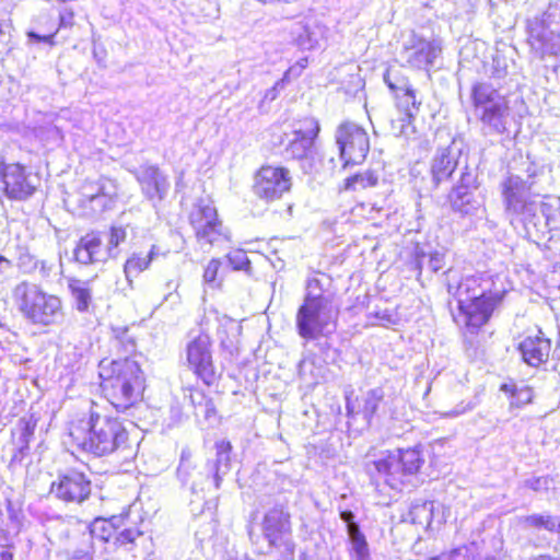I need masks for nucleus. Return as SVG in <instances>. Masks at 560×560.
<instances>
[{
	"label": "nucleus",
	"mask_w": 560,
	"mask_h": 560,
	"mask_svg": "<svg viewBox=\"0 0 560 560\" xmlns=\"http://www.w3.org/2000/svg\"><path fill=\"white\" fill-rule=\"evenodd\" d=\"M5 506H7V511L9 513L10 518H13L15 516V510H14L13 503L10 499L5 500Z\"/></svg>",
	"instance_id": "nucleus-57"
},
{
	"label": "nucleus",
	"mask_w": 560,
	"mask_h": 560,
	"mask_svg": "<svg viewBox=\"0 0 560 560\" xmlns=\"http://www.w3.org/2000/svg\"><path fill=\"white\" fill-rule=\"evenodd\" d=\"M129 225H112L106 234L107 243L104 245L101 233L91 232L82 236L74 250L73 256L77 262L90 265L105 262L109 258H116L119 254V245L127 238Z\"/></svg>",
	"instance_id": "nucleus-10"
},
{
	"label": "nucleus",
	"mask_w": 560,
	"mask_h": 560,
	"mask_svg": "<svg viewBox=\"0 0 560 560\" xmlns=\"http://www.w3.org/2000/svg\"><path fill=\"white\" fill-rule=\"evenodd\" d=\"M444 266V254L440 252H433L430 254L429 267L433 272H438Z\"/></svg>",
	"instance_id": "nucleus-49"
},
{
	"label": "nucleus",
	"mask_w": 560,
	"mask_h": 560,
	"mask_svg": "<svg viewBox=\"0 0 560 560\" xmlns=\"http://www.w3.org/2000/svg\"><path fill=\"white\" fill-rule=\"evenodd\" d=\"M0 560H14L12 545H0Z\"/></svg>",
	"instance_id": "nucleus-53"
},
{
	"label": "nucleus",
	"mask_w": 560,
	"mask_h": 560,
	"mask_svg": "<svg viewBox=\"0 0 560 560\" xmlns=\"http://www.w3.org/2000/svg\"><path fill=\"white\" fill-rule=\"evenodd\" d=\"M470 98L483 135H502L508 130L511 107L501 84L476 82L471 86Z\"/></svg>",
	"instance_id": "nucleus-8"
},
{
	"label": "nucleus",
	"mask_w": 560,
	"mask_h": 560,
	"mask_svg": "<svg viewBox=\"0 0 560 560\" xmlns=\"http://www.w3.org/2000/svg\"><path fill=\"white\" fill-rule=\"evenodd\" d=\"M433 515L434 502L418 499L411 502L408 514L404 517V521L428 528L431 525Z\"/></svg>",
	"instance_id": "nucleus-30"
},
{
	"label": "nucleus",
	"mask_w": 560,
	"mask_h": 560,
	"mask_svg": "<svg viewBox=\"0 0 560 560\" xmlns=\"http://www.w3.org/2000/svg\"><path fill=\"white\" fill-rule=\"evenodd\" d=\"M376 316H377L378 318H381V319H384V320L388 322V323H390V322H392V320H390V315H386V314L380 315V313H376Z\"/></svg>",
	"instance_id": "nucleus-59"
},
{
	"label": "nucleus",
	"mask_w": 560,
	"mask_h": 560,
	"mask_svg": "<svg viewBox=\"0 0 560 560\" xmlns=\"http://www.w3.org/2000/svg\"><path fill=\"white\" fill-rule=\"evenodd\" d=\"M113 184L108 178H100L96 183H85L82 186V195L89 201H93L101 196H112L114 192L109 189Z\"/></svg>",
	"instance_id": "nucleus-36"
},
{
	"label": "nucleus",
	"mask_w": 560,
	"mask_h": 560,
	"mask_svg": "<svg viewBox=\"0 0 560 560\" xmlns=\"http://www.w3.org/2000/svg\"><path fill=\"white\" fill-rule=\"evenodd\" d=\"M68 436L78 450L97 457L115 452L124 458L132 456L129 436L124 424L115 417L93 407L88 413L77 415L68 422Z\"/></svg>",
	"instance_id": "nucleus-2"
},
{
	"label": "nucleus",
	"mask_w": 560,
	"mask_h": 560,
	"mask_svg": "<svg viewBox=\"0 0 560 560\" xmlns=\"http://www.w3.org/2000/svg\"><path fill=\"white\" fill-rule=\"evenodd\" d=\"M331 278L324 273L307 280L306 292L295 315L298 335L314 341L335 331L339 308L330 290Z\"/></svg>",
	"instance_id": "nucleus-3"
},
{
	"label": "nucleus",
	"mask_w": 560,
	"mask_h": 560,
	"mask_svg": "<svg viewBox=\"0 0 560 560\" xmlns=\"http://www.w3.org/2000/svg\"><path fill=\"white\" fill-rule=\"evenodd\" d=\"M551 24L542 14L526 22L527 43L532 52L540 59L560 51V36L550 28Z\"/></svg>",
	"instance_id": "nucleus-19"
},
{
	"label": "nucleus",
	"mask_w": 560,
	"mask_h": 560,
	"mask_svg": "<svg viewBox=\"0 0 560 560\" xmlns=\"http://www.w3.org/2000/svg\"><path fill=\"white\" fill-rule=\"evenodd\" d=\"M346 410H347L348 417H352V416H354V413H359L358 411L354 410V405L348 397H347V402H346Z\"/></svg>",
	"instance_id": "nucleus-56"
},
{
	"label": "nucleus",
	"mask_w": 560,
	"mask_h": 560,
	"mask_svg": "<svg viewBox=\"0 0 560 560\" xmlns=\"http://www.w3.org/2000/svg\"><path fill=\"white\" fill-rule=\"evenodd\" d=\"M142 536L143 532L138 527H120L114 535L113 545L116 548L132 552L137 546V540Z\"/></svg>",
	"instance_id": "nucleus-33"
},
{
	"label": "nucleus",
	"mask_w": 560,
	"mask_h": 560,
	"mask_svg": "<svg viewBox=\"0 0 560 560\" xmlns=\"http://www.w3.org/2000/svg\"><path fill=\"white\" fill-rule=\"evenodd\" d=\"M189 222L200 243L213 244L222 234V222L212 201L199 199L189 214Z\"/></svg>",
	"instance_id": "nucleus-20"
},
{
	"label": "nucleus",
	"mask_w": 560,
	"mask_h": 560,
	"mask_svg": "<svg viewBox=\"0 0 560 560\" xmlns=\"http://www.w3.org/2000/svg\"><path fill=\"white\" fill-rule=\"evenodd\" d=\"M441 52L442 46L439 40L413 36L410 46L405 47L404 56L409 67L429 71Z\"/></svg>",
	"instance_id": "nucleus-22"
},
{
	"label": "nucleus",
	"mask_w": 560,
	"mask_h": 560,
	"mask_svg": "<svg viewBox=\"0 0 560 560\" xmlns=\"http://www.w3.org/2000/svg\"><path fill=\"white\" fill-rule=\"evenodd\" d=\"M523 524L527 527H533L536 529H546L549 532H553L557 528L560 529V522H558L557 518L550 515H528L524 517Z\"/></svg>",
	"instance_id": "nucleus-38"
},
{
	"label": "nucleus",
	"mask_w": 560,
	"mask_h": 560,
	"mask_svg": "<svg viewBox=\"0 0 560 560\" xmlns=\"http://www.w3.org/2000/svg\"><path fill=\"white\" fill-rule=\"evenodd\" d=\"M303 365H304V361H301L300 364H299L300 372L302 371Z\"/></svg>",
	"instance_id": "nucleus-62"
},
{
	"label": "nucleus",
	"mask_w": 560,
	"mask_h": 560,
	"mask_svg": "<svg viewBox=\"0 0 560 560\" xmlns=\"http://www.w3.org/2000/svg\"><path fill=\"white\" fill-rule=\"evenodd\" d=\"M40 179L21 163L0 161V196L10 200L24 201L31 198Z\"/></svg>",
	"instance_id": "nucleus-14"
},
{
	"label": "nucleus",
	"mask_w": 560,
	"mask_h": 560,
	"mask_svg": "<svg viewBox=\"0 0 560 560\" xmlns=\"http://www.w3.org/2000/svg\"><path fill=\"white\" fill-rule=\"evenodd\" d=\"M336 142L343 166L363 163L370 151L368 132L354 122L347 121L338 126Z\"/></svg>",
	"instance_id": "nucleus-15"
},
{
	"label": "nucleus",
	"mask_w": 560,
	"mask_h": 560,
	"mask_svg": "<svg viewBox=\"0 0 560 560\" xmlns=\"http://www.w3.org/2000/svg\"><path fill=\"white\" fill-rule=\"evenodd\" d=\"M187 390L188 395H185V397L189 399L194 409L200 405H203V402L212 400V398L207 397L201 389L190 387Z\"/></svg>",
	"instance_id": "nucleus-44"
},
{
	"label": "nucleus",
	"mask_w": 560,
	"mask_h": 560,
	"mask_svg": "<svg viewBox=\"0 0 560 560\" xmlns=\"http://www.w3.org/2000/svg\"><path fill=\"white\" fill-rule=\"evenodd\" d=\"M91 492L90 477L74 468L58 472L50 485V494L67 504H82L89 500Z\"/></svg>",
	"instance_id": "nucleus-16"
},
{
	"label": "nucleus",
	"mask_w": 560,
	"mask_h": 560,
	"mask_svg": "<svg viewBox=\"0 0 560 560\" xmlns=\"http://www.w3.org/2000/svg\"><path fill=\"white\" fill-rule=\"evenodd\" d=\"M447 201L452 211L462 217H474L483 206L478 171L467 163L460 167L458 179L448 192Z\"/></svg>",
	"instance_id": "nucleus-11"
},
{
	"label": "nucleus",
	"mask_w": 560,
	"mask_h": 560,
	"mask_svg": "<svg viewBox=\"0 0 560 560\" xmlns=\"http://www.w3.org/2000/svg\"><path fill=\"white\" fill-rule=\"evenodd\" d=\"M378 183V176L373 171H366L363 173H358L353 176L346 178L345 180V189L347 190H357V189H365L369 187H375Z\"/></svg>",
	"instance_id": "nucleus-35"
},
{
	"label": "nucleus",
	"mask_w": 560,
	"mask_h": 560,
	"mask_svg": "<svg viewBox=\"0 0 560 560\" xmlns=\"http://www.w3.org/2000/svg\"><path fill=\"white\" fill-rule=\"evenodd\" d=\"M514 398L518 401L527 404L532 400V393L528 388L520 389L515 394H513Z\"/></svg>",
	"instance_id": "nucleus-54"
},
{
	"label": "nucleus",
	"mask_w": 560,
	"mask_h": 560,
	"mask_svg": "<svg viewBox=\"0 0 560 560\" xmlns=\"http://www.w3.org/2000/svg\"><path fill=\"white\" fill-rule=\"evenodd\" d=\"M384 396L385 394L382 387L369 389L362 395L358 412L363 416V419L368 423H370L372 418L376 415Z\"/></svg>",
	"instance_id": "nucleus-32"
},
{
	"label": "nucleus",
	"mask_w": 560,
	"mask_h": 560,
	"mask_svg": "<svg viewBox=\"0 0 560 560\" xmlns=\"http://www.w3.org/2000/svg\"><path fill=\"white\" fill-rule=\"evenodd\" d=\"M194 416L199 423L203 422L209 427H213L219 422L218 411L213 400L203 402V405L195 408Z\"/></svg>",
	"instance_id": "nucleus-39"
},
{
	"label": "nucleus",
	"mask_w": 560,
	"mask_h": 560,
	"mask_svg": "<svg viewBox=\"0 0 560 560\" xmlns=\"http://www.w3.org/2000/svg\"><path fill=\"white\" fill-rule=\"evenodd\" d=\"M261 537L267 542L265 553L269 555L272 550H279L282 553L293 555L294 542L291 538V514L288 508L282 503H277L268 509L259 523Z\"/></svg>",
	"instance_id": "nucleus-12"
},
{
	"label": "nucleus",
	"mask_w": 560,
	"mask_h": 560,
	"mask_svg": "<svg viewBox=\"0 0 560 560\" xmlns=\"http://www.w3.org/2000/svg\"><path fill=\"white\" fill-rule=\"evenodd\" d=\"M248 535H249L250 540H252L253 542H256V540H255V535H254V533H253V530H252V529H249V530H248Z\"/></svg>",
	"instance_id": "nucleus-61"
},
{
	"label": "nucleus",
	"mask_w": 560,
	"mask_h": 560,
	"mask_svg": "<svg viewBox=\"0 0 560 560\" xmlns=\"http://www.w3.org/2000/svg\"><path fill=\"white\" fill-rule=\"evenodd\" d=\"M55 268V264L49 262L47 260H38L34 265V269L38 271L43 280H49L52 275H56V272L54 271Z\"/></svg>",
	"instance_id": "nucleus-45"
},
{
	"label": "nucleus",
	"mask_w": 560,
	"mask_h": 560,
	"mask_svg": "<svg viewBox=\"0 0 560 560\" xmlns=\"http://www.w3.org/2000/svg\"><path fill=\"white\" fill-rule=\"evenodd\" d=\"M142 194L153 202H161L168 194L167 176L156 165H141L136 174Z\"/></svg>",
	"instance_id": "nucleus-23"
},
{
	"label": "nucleus",
	"mask_w": 560,
	"mask_h": 560,
	"mask_svg": "<svg viewBox=\"0 0 560 560\" xmlns=\"http://www.w3.org/2000/svg\"><path fill=\"white\" fill-rule=\"evenodd\" d=\"M489 281L477 276L463 278L457 284H447V292L457 301L459 312L465 316L466 326L472 330L488 323L505 291H492Z\"/></svg>",
	"instance_id": "nucleus-6"
},
{
	"label": "nucleus",
	"mask_w": 560,
	"mask_h": 560,
	"mask_svg": "<svg viewBox=\"0 0 560 560\" xmlns=\"http://www.w3.org/2000/svg\"><path fill=\"white\" fill-rule=\"evenodd\" d=\"M124 526L121 516H113L109 520L97 517L89 525L88 538L91 541L89 550L85 553H102L106 549L105 545L114 540V535Z\"/></svg>",
	"instance_id": "nucleus-25"
},
{
	"label": "nucleus",
	"mask_w": 560,
	"mask_h": 560,
	"mask_svg": "<svg viewBox=\"0 0 560 560\" xmlns=\"http://www.w3.org/2000/svg\"><path fill=\"white\" fill-rule=\"evenodd\" d=\"M526 177L510 174L501 183L504 212L515 230L525 237H539L553 229L557 212L560 214V198L541 201L542 184L548 177L546 165L532 161L523 162Z\"/></svg>",
	"instance_id": "nucleus-1"
},
{
	"label": "nucleus",
	"mask_w": 560,
	"mask_h": 560,
	"mask_svg": "<svg viewBox=\"0 0 560 560\" xmlns=\"http://www.w3.org/2000/svg\"><path fill=\"white\" fill-rule=\"evenodd\" d=\"M160 254V248L156 245H152L147 255L133 253L124 265V272L127 280L131 281V278L138 277L142 271L147 270L152 260Z\"/></svg>",
	"instance_id": "nucleus-29"
},
{
	"label": "nucleus",
	"mask_w": 560,
	"mask_h": 560,
	"mask_svg": "<svg viewBox=\"0 0 560 560\" xmlns=\"http://www.w3.org/2000/svg\"><path fill=\"white\" fill-rule=\"evenodd\" d=\"M542 15L548 19L549 23L559 24L560 23V0L551 1L542 13Z\"/></svg>",
	"instance_id": "nucleus-47"
},
{
	"label": "nucleus",
	"mask_w": 560,
	"mask_h": 560,
	"mask_svg": "<svg viewBox=\"0 0 560 560\" xmlns=\"http://www.w3.org/2000/svg\"><path fill=\"white\" fill-rule=\"evenodd\" d=\"M27 37L33 43H45V44L52 43V35H40L33 31L27 33Z\"/></svg>",
	"instance_id": "nucleus-51"
},
{
	"label": "nucleus",
	"mask_w": 560,
	"mask_h": 560,
	"mask_svg": "<svg viewBox=\"0 0 560 560\" xmlns=\"http://www.w3.org/2000/svg\"><path fill=\"white\" fill-rule=\"evenodd\" d=\"M184 463L189 465H195L196 463L191 458V452L188 448H184L180 454V459L178 466H182Z\"/></svg>",
	"instance_id": "nucleus-55"
},
{
	"label": "nucleus",
	"mask_w": 560,
	"mask_h": 560,
	"mask_svg": "<svg viewBox=\"0 0 560 560\" xmlns=\"http://www.w3.org/2000/svg\"><path fill=\"white\" fill-rule=\"evenodd\" d=\"M340 520L347 525L348 535L353 534L354 528L360 529L359 524L354 521V513L350 510H343L339 513Z\"/></svg>",
	"instance_id": "nucleus-48"
},
{
	"label": "nucleus",
	"mask_w": 560,
	"mask_h": 560,
	"mask_svg": "<svg viewBox=\"0 0 560 560\" xmlns=\"http://www.w3.org/2000/svg\"><path fill=\"white\" fill-rule=\"evenodd\" d=\"M292 187L290 171L282 166H261L255 174L253 191L258 198L272 201L280 199Z\"/></svg>",
	"instance_id": "nucleus-17"
},
{
	"label": "nucleus",
	"mask_w": 560,
	"mask_h": 560,
	"mask_svg": "<svg viewBox=\"0 0 560 560\" xmlns=\"http://www.w3.org/2000/svg\"><path fill=\"white\" fill-rule=\"evenodd\" d=\"M318 121L313 117H306L299 121L294 128L293 138L284 148L285 159L298 160L305 174H311L315 168L314 141L319 133Z\"/></svg>",
	"instance_id": "nucleus-13"
},
{
	"label": "nucleus",
	"mask_w": 560,
	"mask_h": 560,
	"mask_svg": "<svg viewBox=\"0 0 560 560\" xmlns=\"http://www.w3.org/2000/svg\"><path fill=\"white\" fill-rule=\"evenodd\" d=\"M11 266V262L4 257L0 255V271L8 269Z\"/></svg>",
	"instance_id": "nucleus-58"
},
{
	"label": "nucleus",
	"mask_w": 560,
	"mask_h": 560,
	"mask_svg": "<svg viewBox=\"0 0 560 560\" xmlns=\"http://www.w3.org/2000/svg\"><path fill=\"white\" fill-rule=\"evenodd\" d=\"M348 536L351 544L353 558L355 560H370L369 545L361 529L354 528L353 534Z\"/></svg>",
	"instance_id": "nucleus-37"
},
{
	"label": "nucleus",
	"mask_w": 560,
	"mask_h": 560,
	"mask_svg": "<svg viewBox=\"0 0 560 560\" xmlns=\"http://www.w3.org/2000/svg\"><path fill=\"white\" fill-rule=\"evenodd\" d=\"M395 98L396 105L402 114L400 133H406V128L411 125L412 119L419 113L421 101L417 98L416 90L412 86L407 91H401L399 95H395Z\"/></svg>",
	"instance_id": "nucleus-27"
},
{
	"label": "nucleus",
	"mask_w": 560,
	"mask_h": 560,
	"mask_svg": "<svg viewBox=\"0 0 560 560\" xmlns=\"http://www.w3.org/2000/svg\"><path fill=\"white\" fill-rule=\"evenodd\" d=\"M533 560H555V559H552V558H551V557H549V556H540V557L535 558V559H533Z\"/></svg>",
	"instance_id": "nucleus-60"
},
{
	"label": "nucleus",
	"mask_w": 560,
	"mask_h": 560,
	"mask_svg": "<svg viewBox=\"0 0 560 560\" xmlns=\"http://www.w3.org/2000/svg\"><path fill=\"white\" fill-rule=\"evenodd\" d=\"M383 80L394 95H399L401 91H407L411 86L408 78L397 68H387Z\"/></svg>",
	"instance_id": "nucleus-34"
},
{
	"label": "nucleus",
	"mask_w": 560,
	"mask_h": 560,
	"mask_svg": "<svg viewBox=\"0 0 560 560\" xmlns=\"http://www.w3.org/2000/svg\"><path fill=\"white\" fill-rule=\"evenodd\" d=\"M13 299L22 316L35 326H58L65 318L62 300L35 283H19L13 290Z\"/></svg>",
	"instance_id": "nucleus-7"
},
{
	"label": "nucleus",
	"mask_w": 560,
	"mask_h": 560,
	"mask_svg": "<svg viewBox=\"0 0 560 560\" xmlns=\"http://www.w3.org/2000/svg\"><path fill=\"white\" fill-rule=\"evenodd\" d=\"M462 149L456 147L455 139H452L446 147H439L430 162V176L434 188L447 182L457 167L460 165Z\"/></svg>",
	"instance_id": "nucleus-21"
},
{
	"label": "nucleus",
	"mask_w": 560,
	"mask_h": 560,
	"mask_svg": "<svg viewBox=\"0 0 560 560\" xmlns=\"http://www.w3.org/2000/svg\"><path fill=\"white\" fill-rule=\"evenodd\" d=\"M186 359L190 370L206 385L211 386L219 378V374L213 364L211 340L208 335H199L188 342L186 347Z\"/></svg>",
	"instance_id": "nucleus-18"
},
{
	"label": "nucleus",
	"mask_w": 560,
	"mask_h": 560,
	"mask_svg": "<svg viewBox=\"0 0 560 560\" xmlns=\"http://www.w3.org/2000/svg\"><path fill=\"white\" fill-rule=\"evenodd\" d=\"M231 443H215V457L200 464L184 463L177 467V478L183 487H187L196 500L190 501L191 512L201 513L208 503L207 494L221 488L223 478L231 471Z\"/></svg>",
	"instance_id": "nucleus-4"
},
{
	"label": "nucleus",
	"mask_w": 560,
	"mask_h": 560,
	"mask_svg": "<svg viewBox=\"0 0 560 560\" xmlns=\"http://www.w3.org/2000/svg\"><path fill=\"white\" fill-rule=\"evenodd\" d=\"M283 86H284L283 79L277 81L272 88H270L266 91L264 98L266 101H270V102L275 101L278 97L279 90L283 89Z\"/></svg>",
	"instance_id": "nucleus-50"
},
{
	"label": "nucleus",
	"mask_w": 560,
	"mask_h": 560,
	"mask_svg": "<svg viewBox=\"0 0 560 560\" xmlns=\"http://www.w3.org/2000/svg\"><path fill=\"white\" fill-rule=\"evenodd\" d=\"M550 479L546 476L533 477L525 481V486L536 492L547 490L549 488Z\"/></svg>",
	"instance_id": "nucleus-46"
},
{
	"label": "nucleus",
	"mask_w": 560,
	"mask_h": 560,
	"mask_svg": "<svg viewBox=\"0 0 560 560\" xmlns=\"http://www.w3.org/2000/svg\"><path fill=\"white\" fill-rule=\"evenodd\" d=\"M296 45L303 50H312L318 46L319 27L308 23H298L292 30Z\"/></svg>",
	"instance_id": "nucleus-31"
},
{
	"label": "nucleus",
	"mask_w": 560,
	"mask_h": 560,
	"mask_svg": "<svg viewBox=\"0 0 560 560\" xmlns=\"http://www.w3.org/2000/svg\"><path fill=\"white\" fill-rule=\"evenodd\" d=\"M472 408H474V405H471V404H467L465 406L463 404H460V405L456 406L454 409H452L451 411L446 412L445 416L450 417V418H455V417L463 415L467 410H471Z\"/></svg>",
	"instance_id": "nucleus-52"
},
{
	"label": "nucleus",
	"mask_w": 560,
	"mask_h": 560,
	"mask_svg": "<svg viewBox=\"0 0 560 560\" xmlns=\"http://www.w3.org/2000/svg\"><path fill=\"white\" fill-rule=\"evenodd\" d=\"M226 259L229 265L234 270H243L247 273H250V261L247 257V254L243 249H235L230 252L226 255Z\"/></svg>",
	"instance_id": "nucleus-40"
},
{
	"label": "nucleus",
	"mask_w": 560,
	"mask_h": 560,
	"mask_svg": "<svg viewBox=\"0 0 560 560\" xmlns=\"http://www.w3.org/2000/svg\"><path fill=\"white\" fill-rule=\"evenodd\" d=\"M220 266L221 261L215 258L208 262L203 272V280L206 283L212 284L215 282Z\"/></svg>",
	"instance_id": "nucleus-43"
},
{
	"label": "nucleus",
	"mask_w": 560,
	"mask_h": 560,
	"mask_svg": "<svg viewBox=\"0 0 560 560\" xmlns=\"http://www.w3.org/2000/svg\"><path fill=\"white\" fill-rule=\"evenodd\" d=\"M424 458L419 447L397 450L366 464V471L376 487L383 481L394 490H400L404 478L415 475L423 465Z\"/></svg>",
	"instance_id": "nucleus-9"
},
{
	"label": "nucleus",
	"mask_w": 560,
	"mask_h": 560,
	"mask_svg": "<svg viewBox=\"0 0 560 560\" xmlns=\"http://www.w3.org/2000/svg\"><path fill=\"white\" fill-rule=\"evenodd\" d=\"M37 425V421L33 418H21L18 422V440H16V448L11 457L10 466L22 464L24 458L30 453V443L32 442L35 429Z\"/></svg>",
	"instance_id": "nucleus-26"
},
{
	"label": "nucleus",
	"mask_w": 560,
	"mask_h": 560,
	"mask_svg": "<svg viewBox=\"0 0 560 560\" xmlns=\"http://www.w3.org/2000/svg\"><path fill=\"white\" fill-rule=\"evenodd\" d=\"M517 351L527 365L537 368L548 361L551 340L539 329L537 334L522 339L517 345Z\"/></svg>",
	"instance_id": "nucleus-24"
},
{
	"label": "nucleus",
	"mask_w": 560,
	"mask_h": 560,
	"mask_svg": "<svg viewBox=\"0 0 560 560\" xmlns=\"http://www.w3.org/2000/svg\"><path fill=\"white\" fill-rule=\"evenodd\" d=\"M115 346L119 348L121 352L126 355L131 354L136 351V342L133 338L128 334L127 329H125L120 336L116 337Z\"/></svg>",
	"instance_id": "nucleus-42"
},
{
	"label": "nucleus",
	"mask_w": 560,
	"mask_h": 560,
	"mask_svg": "<svg viewBox=\"0 0 560 560\" xmlns=\"http://www.w3.org/2000/svg\"><path fill=\"white\" fill-rule=\"evenodd\" d=\"M68 290L73 302V307L79 313H88L92 304L91 281L70 279L68 281Z\"/></svg>",
	"instance_id": "nucleus-28"
},
{
	"label": "nucleus",
	"mask_w": 560,
	"mask_h": 560,
	"mask_svg": "<svg viewBox=\"0 0 560 560\" xmlns=\"http://www.w3.org/2000/svg\"><path fill=\"white\" fill-rule=\"evenodd\" d=\"M508 75V63L505 58L494 57L492 59L491 75L488 81L495 85L501 84L500 80H503Z\"/></svg>",
	"instance_id": "nucleus-41"
},
{
	"label": "nucleus",
	"mask_w": 560,
	"mask_h": 560,
	"mask_svg": "<svg viewBox=\"0 0 560 560\" xmlns=\"http://www.w3.org/2000/svg\"><path fill=\"white\" fill-rule=\"evenodd\" d=\"M105 397L117 412H127L142 401L145 377L139 363L128 357L100 363Z\"/></svg>",
	"instance_id": "nucleus-5"
}]
</instances>
